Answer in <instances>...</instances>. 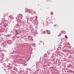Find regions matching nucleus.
I'll use <instances>...</instances> for the list:
<instances>
[{
  "label": "nucleus",
  "mask_w": 74,
  "mask_h": 74,
  "mask_svg": "<svg viewBox=\"0 0 74 74\" xmlns=\"http://www.w3.org/2000/svg\"><path fill=\"white\" fill-rule=\"evenodd\" d=\"M18 31H16V33H15V34L16 35H17V34H19V33H18Z\"/></svg>",
  "instance_id": "nucleus-1"
},
{
  "label": "nucleus",
  "mask_w": 74,
  "mask_h": 74,
  "mask_svg": "<svg viewBox=\"0 0 74 74\" xmlns=\"http://www.w3.org/2000/svg\"><path fill=\"white\" fill-rule=\"evenodd\" d=\"M10 18H14V17L12 16H10Z\"/></svg>",
  "instance_id": "nucleus-2"
},
{
  "label": "nucleus",
  "mask_w": 74,
  "mask_h": 74,
  "mask_svg": "<svg viewBox=\"0 0 74 74\" xmlns=\"http://www.w3.org/2000/svg\"><path fill=\"white\" fill-rule=\"evenodd\" d=\"M5 15L4 14L3 16V18H5Z\"/></svg>",
  "instance_id": "nucleus-3"
},
{
  "label": "nucleus",
  "mask_w": 74,
  "mask_h": 74,
  "mask_svg": "<svg viewBox=\"0 0 74 74\" xmlns=\"http://www.w3.org/2000/svg\"><path fill=\"white\" fill-rule=\"evenodd\" d=\"M48 34H50V33H48Z\"/></svg>",
  "instance_id": "nucleus-4"
},
{
  "label": "nucleus",
  "mask_w": 74,
  "mask_h": 74,
  "mask_svg": "<svg viewBox=\"0 0 74 74\" xmlns=\"http://www.w3.org/2000/svg\"><path fill=\"white\" fill-rule=\"evenodd\" d=\"M4 27H5V25L4 26Z\"/></svg>",
  "instance_id": "nucleus-5"
},
{
  "label": "nucleus",
  "mask_w": 74,
  "mask_h": 74,
  "mask_svg": "<svg viewBox=\"0 0 74 74\" xmlns=\"http://www.w3.org/2000/svg\"><path fill=\"white\" fill-rule=\"evenodd\" d=\"M50 2H51V1H50Z\"/></svg>",
  "instance_id": "nucleus-6"
}]
</instances>
